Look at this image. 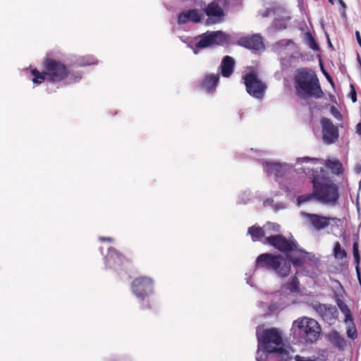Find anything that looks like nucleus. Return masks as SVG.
<instances>
[{
    "label": "nucleus",
    "mask_w": 361,
    "mask_h": 361,
    "mask_svg": "<svg viewBox=\"0 0 361 361\" xmlns=\"http://www.w3.org/2000/svg\"><path fill=\"white\" fill-rule=\"evenodd\" d=\"M247 235H250L252 240L255 242L265 236V231L263 228L257 225H253L248 228Z\"/></svg>",
    "instance_id": "21"
},
{
    "label": "nucleus",
    "mask_w": 361,
    "mask_h": 361,
    "mask_svg": "<svg viewBox=\"0 0 361 361\" xmlns=\"http://www.w3.org/2000/svg\"><path fill=\"white\" fill-rule=\"evenodd\" d=\"M329 1L331 4H333V0H329Z\"/></svg>",
    "instance_id": "42"
},
{
    "label": "nucleus",
    "mask_w": 361,
    "mask_h": 361,
    "mask_svg": "<svg viewBox=\"0 0 361 361\" xmlns=\"http://www.w3.org/2000/svg\"><path fill=\"white\" fill-rule=\"evenodd\" d=\"M324 75L327 79V80L329 82V83L333 86L334 87V80L332 79V78L331 77V75L329 74H328L327 73L324 72Z\"/></svg>",
    "instance_id": "35"
},
{
    "label": "nucleus",
    "mask_w": 361,
    "mask_h": 361,
    "mask_svg": "<svg viewBox=\"0 0 361 361\" xmlns=\"http://www.w3.org/2000/svg\"><path fill=\"white\" fill-rule=\"evenodd\" d=\"M80 66H90L92 64H95V60L93 57L91 56H85L81 59L80 61L79 62Z\"/></svg>",
    "instance_id": "30"
},
{
    "label": "nucleus",
    "mask_w": 361,
    "mask_h": 361,
    "mask_svg": "<svg viewBox=\"0 0 361 361\" xmlns=\"http://www.w3.org/2000/svg\"><path fill=\"white\" fill-rule=\"evenodd\" d=\"M347 336L353 340L355 339L357 336V331L353 322H352L351 326L348 327Z\"/></svg>",
    "instance_id": "29"
},
{
    "label": "nucleus",
    "mask_w": 361,
    "mask_h": 361,
    "mask_svg": "<svg viewBox=\"0 0 361 361\" xmlns=\"http://www.w3.org/2000/svg\"><path fill=\"white\" fill-rule=\"evenodd\" d=\"M267 226L272 229L273 231H276V232H279V225L277 224H274V223H268L267 224Z\"/></svg>",
    "instance_id": "33"
},
{
    "label": "nucleus",
    "mask_w": 361,
    "mask_h": 361,
    "mask_svg": "<svg viewBox=\"0 0 361 361\" xmlns=\"http://www.w3.org/2000/svg\"><path fill=\"white\" fill-rule=\"evenodd\" d=\"M235 61L230 56H226L223 58L221 63V73L224 78L230 77L234 69Z\"/></svg>",
    "instance_id": "18"
},
{
    "label": "nucleus",
    "mask_w": 361,
    "mask_h": 361,
    "mask_svg": "<svg viewBox=\"0 0 361 361\" xmlns=\"http://www.w3.org/2000/svg\"><path fill=\"white\" fill-rule=\"evenodd\" d=\"M264 166L269 174H274L276 177H281L283 176V169L281 164L266 161Z\"/></svg>",
    "instance_id": "20"
},
{
    "label": "nucleus",
    "mask_w": 361,
    "mask_h": 361,
    "mask_svg": "<svg viewBox=\"0 0 361 361\" xmlns=\"http://www.w3.org/2000/svg\"><path fill=\"white\" fill-rule=\"evenodd\" d=\"M308 38V45L313 50H318L319 46L316 42L314 38L309 33H307Z\"/></svg>",
    "instance_id": "31"
},
{
    "label": "nucleus",
    "mask_w": 361,
    "mask_h": 361,
    "mask_svg": "<svg viewBox=\"0 0 361 361\" xmlns=\"http://www.w3.org/2000/svg\"><path fill=\"white\" fill-rule=\"evenodd\" d=\"M303 217L317 231L322 230L329 226L331 221H339L337 218L327 217L317 214L302 213Z\"/></svg>",
    "instance_id": "11"
},
{
    "label": "nucleus",
    "mask_w": 361,
    "mask_h": 361,
    "mask_svg": "<svg viewBox=\"0 0 361 361\" xmlns=\"http://www.w3.org/2000/svg\"><path fill=\"white\" fill-rule=\"evenodd\" d=\"M99 240L100 241H107V242H109V243H111L114 241V239L111 237H99Z\"/></svg>",
    "instance_id": "36"
},
{
    "label": "nucleus",
    "mask_w": 361,
    "mask_h": 361,
    "mask_svg": "<svg viewBox=\"0 0 361 361\" xmlns=\"http://www.w3.org/2000/svg\"><path fill=\"white\" fill-rule=\"evenodd\" d=\"M243 79L246 91L250 96L259 99L264 97L267 85L258 78L255 73H247L243 77Z\"/></svg>",
    "instance_id": "8"
},
{
    "label": "nucleus",
    "mask_w": 361,
    "mask_h": 361,
    "mask_svg": "<svg viewBox=\"0 0 361 361\" xmlns=\"http://www.w3.org/2000/svg\"><path fill=\"white\" fill-rule=\"evenodd\" d=\"M338 3H339L340 6H341L343 10L345 11L346 6H345V4L344 3V1L343 0H338Z\"/></svg>",
    "instance_id": "41"
},
{
    "label": "nucleus",
    "mask_w": 361,
    "mask_h": 361,
    "mask_svg": "<svg viewBox=\"0 0 361 361\" xmlns=\"http://www.w3.org/2000/svg\"><path fill=\"white\" fill-rule=\"evenodd\" d=\"M263 243L285 254L286 257L281 254H260L256 259L255 269L274 271L281 278L289 275L291 264L294 267H301L314 257L312 253L301 248L293 237L287 238L281 234L271 235L265 237Z\"/></svg>",
    "instance_id": "1"
},
{
    "label": "nucleus",
    "mask_w": 361,
    "mask_h": 361,
    "mask_svg": "<svg viewBox=\"0 0 361 361\" xmlns=\"http://www.w3.org/2000/svg\"><path fill=\"white\" fill-rule=\"evenodd\" d=\"M355 36L359 45L361 47V36L359 31L355 32Z\"/></svg>",
    "instance_id": "37"
},
{
    "label": "nucleus",
    "mask_w": 361,
    "mask_h": 361,
    "mask_svg": "<svg viewBox=\"0 0 361 361\" xmlns=\"http://www.w3.org/2000/svg\"><path fill=\"white\" fill-rule=\"evenodd\" d=\"M107 264L110 268L116 269L122 266L126 261H128L121 253L115 248H110L106 257Z\"/></svg>",
    "instance_id": "15"
},
{
    "label": "nucleus",
    "mask_w": 361,
    "mask_h": 361,
    "mask_svg": "<svg viewBox=\"0 0 361 361\" xmlns=\"http://www.w3.org/2000/svg\"><path fill=\"white\" fill-rule=\"evenodd\" d=\"M201 20V16L199 11L196 9H190L186 11L181 12L178 16V23L179 25L185 24L190 21L193 23H200Z\"/></svg>",
    "instance_id": "17"
},
{
    "label": "nucleus",
    "mask_w": 361,
    "mask_h": 361,
    "mask_svg": "<svg viewBox=\"0 0 361 361\" xmlns=\"http://www.w3.org/2000/svg\"><path fill=\"white\" fill-rule=\"evenodd\" d=\"M30 73L33 76L32 81L34 84L39 85L46 80L48 81V76L44 69H43L42 72H39L37 69L34 68L30 71Z\"/></svg>",
    "instance_id": "22"
},
{
    "label": "nucleus",
    "mask_w": 361,
    "mask_h": 361,
    "mask_svg": "<svg viewBox=\"0 0 361 361\" xmlns=\"http://www.w3.org/2000/svg\"><path fill=\"white\" fill-rule=\"evenodd\" d=\"M336 304H337L338 308L340 309L341 312L345 316V322H346V323L348 322H353V315H352L351 311H350V308L348 307V306L343 301H342L340 299H338L336 300Z\"/></svg>",
    "instance_id": "23"
},
{
    "label": "nucleus",
    "mask_w": 361,
    "mask_h": 361,
    "mask_svg": "<svg viewBox=\"0 0 361 361\" xmlns=\"http://www.w3.org/2000/svg\"><path fill=\"white\" fill-rule=\"evenodd\" d=\"M322 126V139L326 144H332L338 138V130L333 122L327 118H322L320 121Z\"/></svg>",
    "instance_id": "10"
},
{
    "label": "nucleus",
    "mask_w": 361,
    "mask_h": 361,
    "mask_svg": "<svg viewBox=\"0 0 361 361\" xmlns=\"http://www.w3.org/2000/svg\"><path fill=\"white\" fill-rule=\"evenodd\" d=\"M353 257H354L355 262L356 265L360 266V256L359 250H358V243L357 241H355L353 243Z\"/></svg>",
    "instance_id": "27"
},
{
    "label": "nucleus",
    "mask_w": 361,
    "mask_h": 361,
    "mask_svg": "<svg viewBox=\"0 0 361 361\" xmlns=\"http://www.w3.org/2000/svg\"><path fill=\"white\" fill-rule=\"evenodd\" d=\"M356 133H357L359 135H361V123H358L356 125Z\"/></svg>",
    "instance_id": "38"
},
{
    "label": "nucleus",
    "mask_w": 361,
    "mask_h": 361,
    "mask_svg": "<svg viewBox=\"0 0 361 361\" xmlns=\"http://www.w3.org/2000/svg\"><path fill=\"white\" fill-rule=\"evenodd\" d=\"M313 198H314V188L312 187V193L305 194V195H300L298 197L297 200H298L299 204H301V203L309 202L311 200H312Z\"/></svg>",
    "instance_id": "28"
},
{
    "label": "nucleus",
    "mask_w": 361,
    "mask_h": 361,
    "mask_svg": "<svg viewBox=\"0 0 361 361\" xmlns=\"http://www.w3.org/2000/svg\"><path fill=\"white\" fill-rule=\"evenodd\" d=\"M301 160L302 162H307L310 160L317 161V159H311L310 157H303L301 159Z\"/></svg>",
    "instance_id": "40"
},
{
    "label": "nucleus",
    "mask_w": 361,
    "mask_h": 361,
    "mask_svg": "<svg viewBox=\"0 0 361 361\" xmlns=\"http://www.w3.org/2000/svg\"><path fill=\"white\" fill-rule=\"evenodd\" d=\"M285 287L291 293L300 292V282L296 276H294L289 281L285 284Z\"/></svg>",
    "instance_id": "24"
},
{
    "label": "nucleus",
    "mask_w": 361,
    "mask_h": 361,
    "mask_svg": "<svg viewBox=\"0 0 361 361\" xmlns=\"http://www.w3.org/2000/svg\"><path fill=\"white\" fill-rule=\"evenodd\" d=\"M259 348L268 353H278L281 361H288L290 359L289 352L283 347L279 346L283 343L281 334L277 329L271 328L257 333Z\"/></svg>",
    "instance_id": "4"
},
{
    "label": "nucleus",
    "mask_w": 361,
    "mask_h": 361,
    "mask_svg": "<svg viewBox=\"0 0 361 361\" xmlns=\"http://www.w3.org/2000/svg\"><path fill=\"white\" fill-rule=\"evenodd\" d=\"M294 359H295V361H326V359L322 358V357H319L317 356L306 357L300 356L298 355H295Z\"/></svg>",
    "instance_id": "26"
},
{
    "label": "nucleus",
    "mask_w": 361,
    "mask_h": 361,
    "mask_svg": "<svg viewBox=\"0 0 361 361\" xmlns=\"http://www.w3.org/2000/svg\"><path fill=\"white\" fill-rule=\"evenodd\" d=\"M131 290L133 294L142 301V310L150 309L152 305L148 298L154 292V281L149 276L135 278L131 283Z\"/></svg>",
    "instance_id": "6"
},
{
    "label": "nucleus",
    "mask_w": 361,
    "mask_h": 361,
    "mask_svg": "<svg viewBox=\"0 0 361 361\" xmlns=\"http://www.w3.org/2000/svg\"><path fill=\"white\" fill-rule=\"evenodd\" d=\"M219 74L212 73L204 76L200 83L202 89L204 90L209 93L213 92L219 83Z\"/></svg>",
    "instance_id": "16"
},
{
    "label": "nucleus",
    "mask_w": 361,
    "mask_h": 361,
    "mask_svg": "<svg viewBox=\"0 0 361 361\" xmlns=\"http://www.w3.org/2000/svg\"><path fill=\"white\" fill-rule=\"evenodd\" d=\"M334 256L336 259H343L347 257V253L344 249L341 248L339 242H336L334 247Z\"/></svg>",
    "instance_id": "25"
},
{
    "label": "nucleus",
    "mask_w": 361,
    "mask_h": 361,
    "mask_svg": "<svg viewBox=\"0 0 361 361\" xmlns=\"http://www.w3.org/2000/svg\"><path fill=\"white\" fill-rule=\"evenodd\" d=\"M42 68L46 70L48 82L51 83L64 81L71 73L68 67L63 62L50 57L43 61Z\"/></svg>",
    "instance_id": "7"
},
{
    "label": "nucleus",
    "mask_w": 361,
    "mask_h": 361,
    "mask_svg": "<svg viewBox=\"0 0 361 361\" xmlns=\"http://www.w3.org/2000/svg\"><path fill=\"white\" fill-rule=\"evenodd\" d=\"M331 111H332L333 112H334V111H335V114H334V116H335L336 118H338V119H339V120H341V119H342V115H341V114L339 111H338L336 109V108H335V107H334V106H333V107L331 108Z\"/></svg>",
    "instance_id": "34"
},
{
    "label": "nucleus",
    "mask_w": 361,
    "mask_h": 361,
    "mask_svg": "<svg viewBox=\"0 0 361 361\" xmlns=\"http://www.w3.org/2000/svg\"><path fill=\"white\" fill-rule=\"evenodd\" d=\"M295 333L307 343L316 342L321 334V327L314 319L303 317L293 322Z\"/></svg>",
    "instance_id": "5"
},
{
    "label": "nucleus",
    "mask_w": 361,
    "mask_h": 361,
    "mask_svg": "<svg viewBox=\"0 0 361 361\" xmlns=\"http://www.w3.org/2000/svg\"><path fill=\"white\" fill-rule=\"evenodd\" d=\"M204 12L213 23H221L225 16L223 8L215 1L209 3L204 8Z\"/></svg>",
    "instance_id": "14"
},
{
    "label": "nucleus",
    "mask_w": 361,
    "mask_h": 361,
    "mask_svg": "<svg viewBox=\"0 0 361 361\" xmlns=\"http://www.w3.org/2000/svg\"><path fill=\"white\" fill-rule=\"evenodd\" d=\"M237 44L239 46L255 51H259L264 49L263 39L259 34L242 37L239 38Z\"/></svg>",
    "instance_id": "12"
},
{
    "label": "nucleus",
    "mask_w": 361,
    "mask_h": 361,
    "mask_svg": "<svg viewBox=\"0 0 361 361\" xmlns=\"http://www.w3.org/2000/svg\"><path fill=\"white\" fill-rule=\"evenodd\" d=\"M350 87L352 88L351 92L350 93V97H351L352 102H355L357 101L356 91H355V90L354 88V86L353 85H351Z\"/></svg>",
    "instance_id": "32"
},
{
    "label": "nucleus",
    "mask_w": 361,
    "mask_h": 361,
    "mask_svg": "<svg viewBox=\"0 0 361 361\" xmlns=\"http://www.w3.org/2000/svg\"><path fill=\"white\" fill-rule=\"evenodd\" d=\"M324 165L335 175H340L343 173L344 169L343 164L338 159H326L324 162Z\"/></svg>",
    "instance_id": "19"
},
{
    "label": "nucleus",
    "mask_w": 361,
    "mask_h": 361,
    "mask_svg": "<svg viewBox=\"0 0 361 361\" xmlns=\"http://www.w3.org/2000/svg\"><path fill=\"white\" fill-rule=\"evenodd\" d=\"M315 310L322 319L329 324L334 322L338 318V310L331 305L319 304Z\"/></svg>",
    "instance_id": "13"
},
{
    "label": "nucleus",
    "mask_w": 361,
    "mask_h": 361,
    "mask_svg": "<svg viewBox=\"0 0 361 361\" xmlns=\"http://www.w3.org/2000/svg\"><path fill=\"white\" fill-rule=\"evenodd\" d=\"M294 87L302 99H321L324 93L316 73L309 68H298L294 74Z\"/></svg>",
    "instance_id": "2"
},
{
    "label": "nucleus",
    "mask_w": 361,
    "mask_h": 361,
    "mask_svg": "<svg viewBox=\"0 0 361 361\" xmlns=\"http://www.w3.org/2000/svg\"><path fill=\"white\" fill-rule=\"evenodd\" d=\"M200 39L195 44L198 49L212 46H223L228 43V35L222 31L207 32L200 36Z\"/></svg>",
    "instance_id": "9"
},
{
    "label": "nucleus",
    "mask_w": 361,
    "mask_h": 361,
    "mask_svg": "<svg viewBox=\"0 0 361 361\" xmlns=\"http://www.w3.org/2000/svg\"><path fill=\"white\" fill-rule=\"evenodd\" d=\"M310 179L314 188V199L331 205L338 204L339 200L338 186L330 178L323 169L312 171Z\"/></svg>",
    "instance_id": "3"
},
{
    "label": "nucleus",
    "mask_w": 361,
    "mask_h": 361,
    "mask_svg": "<svg viewBox=\"0 0 361 361\" xmlns=\"http://www.w3.org/2000/svg\"><path fill=\"white\" fill-rule=\"evenodd\" d=\"M355 270H356V274H357V278H358L359 281H360V266L356 265Z\"/></svg>",
    "instance_id": "39"
}]
</instances>
